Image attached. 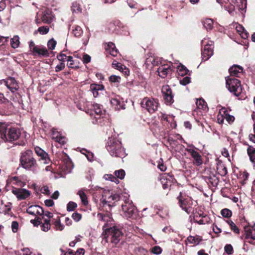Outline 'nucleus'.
I'll return each mask as SVG.
<instances>
[{
    "mask_svg": "<svg viewBox=\"0 0 255 255\" xmlns=\"http://www.w3.org/2000/svg\"><path fill=\"white\" fill-rule=\"evenodd\" d=\"M20 163L21 167L25 170L36 172L38 164L31 150H26L21 153Z\"/></svg>",
    "mask_w": 255,
    "mask_h": 255,
    "instance_id": "f257e3e1",
    "label": "nucleus"
},
{
    "mask_svg": "<svg viewBox=\"0 0 255 255\" xmlns=\"http://www.w3.org/2000/svg\"><path fill=\"white\" fill-rule=\"evenodd\" d=\"M107 148L112 156L123 158L126 155L125 150L122 147L121 141L115 138H109Z\"/></svg>",
    "mask_w": 255,
    "mask_h": 255,
    "instance_id": "f03ea898",
    "label": "nucleus"
},
{
    "mask_svg": "<svg viewBox=\"0 0 255 255\" xmlns=\"http://www.w3.org/2000/svg\"><path fill=\"white\" fill-rule=\"evenodd\" d=\"M119 199L120 196L118 194L112 193L109 190H104L101 199V206L106 208V210H111L113 204L119 200Z\"/></svg>",
    "mask_w": 255,
    "mask_h": 255,
    "instance_id": "7ed1b4c3",
    "label": "nucleus"
},
{
    "mask_svg": "<svg viewBox=\"0 0 255 255\" xmlns=\"http://www.w3.org/2000/svg\"><path fill=\"white\" fill-rule=\"evenodd\" d=\"M226 87L231 93L236 96H240L243 92L240 81L234 77H227L226 78Z\"/></svg>",
    "mask_w": 255,
    "mask_h": 255,
    "instance_id": "20e7f679",
    "label": "nucleus"
},
{
    "mask_svg": "<svg viewBox=\"0 0 255 255\" xmlns=\"http://www.w3.org/2000/svg\"><path fill=\"white\" fill-rule=\"evenodd\" d=\"M0 132L3 134L4 137L6 141H12L17 140L20 134V131L15 128H7L4 126L0 127Z\"/></svg>",
    "mask_w": 255,
    "mask_h": 255,
    "instance_id": "39448f33",
    "label": "nucleus"
},
{
    "mask_svg": "<svg viewBox=\"0 0 255 255\" xmlns=\"http://www.w3.org/2000/svg\"><path fill=\"white\" fill-rule=\"evenodd\" d=\"M123 215L127 218H134L136 216L135 207L132 202L128 199H126L122 204Z\"/></svg>",
    "mask_w": 255,
    "mask_h": 255,
    "instance_id": "423d86ee",
    "label": "nucleus"
},
{
    "mask_svg": "<svg viewBox=\"0 0 255 255\" xmlns=\"http://www.w3.org/2000/svg\"><path fill=\"white\" fill-rule=\"evenodd\" d=\"M103 229L105 230V235H107V237L110 236L111 242L115 244H118L123 237L121 230L117 227L106 229L105 225L103 226Z\"/></svg>",
    "mask_w": 255,
    "mask_h": 255,
    "instance_id": "0eeeda50",
    "label": "nucleus"
},
{
    "mask_svg": "<svg viewBox=\"0 0 255 255\" xmlns=\"http://www.w3.org/2000/svg\"><path fill=\"white\" fill-rule=\"evenodd\" d=\"M159 104L158 102L152 98H144L141 102V106L145 108L149 113H153L157 111Z\"/></svg>",
    "mask_w": 255,
    "mask_h": 255,
    "instance_id": "6e6552de",
    "label": "nucleus"
},
{
    "mask_svg": "<svg viewBox=\"0 0 255 255\" xmlns=\"http://www.w3.org/2000/svg\"><path fill=\"white\" fill-rule=\"evenodd\" d=\"M5 88L14 93L18 90L19 86L14 78L9 77L6 80H2L0 81V89H3Z\"/></svg>",
    "mask_w": 255,
    "mask_h": 255,
    "instance_id": "1a4fd4ad",
    "label": "nucleus"
},
{
    "mask_svg": "<svg viewBox=\"0 0 255 255\" xmlns=\"http://www.w3.org/2000/svg\"><path fill=\"white\" fill-rule=\"evenodd\" d=\"M206 40V39H204L202 41V44L204 45V50L202 53V60L204 61L207 60L213 54L212 42L210 41V43H209Z\"/></svg>",
    "mask_w": 255,
    "mask_h": 255,
    "instance_id": "9d476101",
    "label": "nucleus"
},
{
    "mask_svg": "<svg viewBox=\"0 0 255 255\" xmlns=\"http://www.w3.org/2000/svg\"><path fill=\"white\" fill-rule=\"evenodd\" d=\"M162 93L165 102L170 104L173 102V96L171 88L168 85H164L162 88Z\"/></svg>",
    "mask_w": 255,
    "mask_h": 255,
    "instance_id": "9b49d317",
    "label": "nucleus"
},
{
    "mask_svg": "<svg viewBox=\"0 0 255 255\" xmlns=\"http://www.w3.org/2000/svg\"><path fill=\"white\" fill-rule=\"evenodd\" d=\"M186 151L190 154L192 157L194 159L193 163L197 165L200 166L203 163V161L201 155L196 151L193 146H190L186 149Z\"/></svg>",
    "mask_w": 255,
    "mask_h": 255,
    "instance_id": "f8f14e48",
    "label": "nucleus"
},
{
    "mask_svg": "<svg viewBox=\"0 0 255 255\" xmlns=\"http://www.w3.org/2000/svg\"><path fill=\"white\" fill-rule=\"evenodd\" d=\"M12 192L16 196L18 200L25 199L30 195L29 191L25 189L13 187Z\"/></svg>",
    "mask_w": 255,
    "mask_h": 255,
    "instance_id": "ddd939ff",
    "label": "nucleus"
},
{
    "mask_svg": "<svg viewBox=\"0 0 255 255\" xmlns=\"http://www.w3.org/2000/svg\"><path fill=\"white\" fill-rule=\"evenodd\" d=\"M159 76L164 78L167 75L171 73V68L170 64H166L160 66L157 70Z\"/></svg>",
    "mask_w": 255,
    "mask_h": 255,
    "instance_id": "4468645a",
    "label": "nucleus"
},
{
    "mask_svg": "<svg viewBox=\"0 0 255 255\" xmlns=\"http://www.w3.org/2000/svg\"><path fill=\"white\" fill-rule=\"evenodd\" d=\"M28 214L36 216L37 215H42L44 214L43 209L38 205H32L29 206L26 210Z\"/></svg>",
    "mask_w": 255,
    "mask_h": 255,
    "instance_id": "2eb2a0df",
    "label": "nucleus"
},
{
    "mask_svg": "<svg viewBox=\"0 0 255 255\" xmlns=\"http://www.w3.org/2000/svg\"><path fill=\"white\" fill-rule=\"evenodd\" d=\"M173 177L169 174L164 173L160 177V181L162 184V187L165 189L171 185Z\"/></svg>",
    "mask_w": 255,
    "mask_h": 255,
    "instance_id": "dca6fc26",
    "label": "nucleus"
},
{
    "mask_svg": "<svg viewBox=\"0 0 255 255\" xmlns=\"http://www.w3.org/2000/svg\"><path fill=\"white\" fill-rule=\"evenodd\" d=\"M54 18L52 11L47 9L42 12L41 19L44 23H50L53 21Z\"/></svg>",
    "mask_w": 255,
    "mask_h": 255,
    "instance_id": "f3484780",
    "label": "nucleus"
},
{
    "mask_svg": "<svg viewBox=\"0 0 255 255\" xmlns=\"http://www.w3.org/2000/svg\"><path fill=\"white\" fill-rule=\"evenodd\" d=\"M35 151L37 155L40 157V160L43 161V163L47 164L50 161L48 154L39 147H35Z\"/></svg>",
    "mask_w": 255,
    "mask_h": 255,
    "instance_id": "a211bd4d",
    "label": "nucleus"
},
{
    "mask_svg": "<svg viewBox=\"0 0 255 255\" xmlns=\"http://www.w3.org/2000/svg\"><path fill=\"white\" fill-rule=\"evenodd\" d=\"M33 54H37L39 56L43 57H48L49 53L47 49L42 46H38L37 47L34 48Z\"/></svg>",
    "mask_w": 255,
    "mask_h": 255,
    "instance_id": "6ab92c4d",
    "label": "nucleus"
},
{
    "mask_svg": "<svg viewBox=\"0 0 255 255\" xmlns=\"http://www.w3.org/2000/svg\"><path fill=\"white\" fill-rule=\"evenodd\" d=\"M51 138L60 144H63L65 143L64 137L61 136V134L55 129L52 130Z\"/></svg>",
    "mask_w": 255,
    "mask_h": 255,
    "instance_id": "aec40b11",
    "label": "nucleus"
},
{
    "mask_svg": "<svg viewBox=\"0 0 255 255\" xmlns=\"http://www.w3.org/2000/svg\"><path fill=\"white\" fill-rule=\"evenodd\" d=\"M231 74L230 77H233V76L239 77L242 74L243 69L242 67L238 65H234L229 69Z\"/></svg>",
    "mask_w": 255,
    "mask_h": 255,
    "instance_id": "412c9836",
    "label": "nucleus"
},
{
    "mask_svg": "<svg viewBox=\"0 0 255 255\" xmlns=\"http://www.w3.org/2000/svg\"><path fill=\"white\" fill-rule=\"evenodd\" d=\"M245 232L246 242L253 245H255V235L253 234L252 230L250 229H245Z\"/></svg>",
    "mask_w": 255,
    "mask_h": 255,
    "instance_id": "4be33fe9",
    "label": "nucleus"
},
{
    "mask_svg": "<svg viewBox=\"0 0 255 255\" xmlns=\"http://www.w3.org/2000/svg\"><path fill=\"white\" fill-rule=\"evenodd\" d=\"M111 103L113 107L116 110H120L124 108L123 102L120 100L119 97H116L111 99Z\"/></svg>",
    "mask_w": 255,
    "mask_h": 255,
    "instance_id": "5701e85b",
    "label": "nucleus"
},
{
    "mask_svg": "<svg viewBox=\"0 0 255 255\" xmlns=\"http://www.w3.org/2000/svg\"><path fill=\"white\" fill-rule=\"evenodd\" d=\"M104 90V86L102 85L93 84L90 85V91H92L93 96L97 97L99 94V91Z\"/></svg>",
    "mask_w": 255,
    "mask_h": 255,
    "instance_id": "b1692460",
    "label": "nucleus"
},
{
    "mask_svg": "<svg viewBox=\"0 0 255 255\" xmlns=\"http://www.w3.org/2000/svg\"><path fill=\"white\" fill-rule=\"evenodd\" d=\"M94 111H91L90 112L89 111H86L87 113H89L91 115H94V112L98 116H101L103 114V112L104 111L103 109V107L102 106L98 104H95L93 105Z\"/></svg>",
    "mask_w": 255,
    "mask_h": 255,
    "instance_id": "393cba45",
    "label": "nucleus"
},
{
    "mask_svg": "<svg viewBox=\"0 0 255 255\" xmlns=\"http://www.w3.org/2000/svg\"><path fill=\"white\" fill-rule=\"evenodd\" d=\"M179 199V201L181 207L186 212L189 213L191 209V208L189 206L187 207L188 201L187 199H182L181 196V193H180V196L178 197Z\"/></svg>",
    "mask_w": 255,
    "mask_h": 255,
    "instance_id": "a878e982",
    "label": "nucleus"
},
{
    "mask_svg": "<svg viewBox=\"0 0 255 255\" xmlns=\"http://www.w3.org/2000/svg\"><path fill=\"white\" fill-rule=\"evenodd\" d=\"M107 211V213L104 214L103 213H98L97 214V218L99 219V220L105 222H109L111 221V220L112 219L111 218V215L110 213V212L111 210H109V209L106 210Z\"/></svg>",
    "mask_w": 255,
    "mask_h": 255,
    "instance_id": "bb28decb",
    "label": "nucleus"
},
{
    "mask_svg": "<svg viewBox=\"0 0 255 255\" xmlns=\"http://www.w3.org/2000/svg\"><path fill=\"white\" fill-rule=\"evenodd\" d=\"M106 51L113 56H116L118 54L117 49L115 44L112 42L109 43L106 47Z\"/></svg>",
    "mask_w": 255,
    "mask_h": 255,
    "instance_id": "cd10ccee",
    "label": "nucleus"
},
{
    "mask_svg": "<svg viewBox=\"0 0 255 255\" xmlns=\"http://www.w3.org/2000/svg\"><path fill=\"white\" fill-rule=\"evenodd\" d=\"M202 240V237L199 236H190L187 239V241L189 243L195 245H198Z\"/></svg>",
    "mask_w": 255,
    "mask_h": 255,
    "instance_id": "c85d7f7f",
    "label": "nucleus"
},
{
    "mask_svg": "<svg viewBox=\"0 0 255 255\" xmlns=\"http://www.w3.org/2000/svg\"><path fill=\"white\" fill-rule=\"evenodd\" d=\"M78 194L80 196V198L81 200L82 203L84 205H87L88 204V201L87 200V196L85 192V190H84V189L80 190L78 192Z\"/></svg>",
    "mask_w": 255,
    "mask_h": 255,
    "instance_id": "c756f323",
    "label": "nucleus"
},
{
    "mask_svg": "<svg viewBox=\"0 0 255 255\" xmlns=\"http://www.w3.org/2000/svg\"><path fill=\"white\" fill-rule=\"evenodd\" d=\"M247 152L250 160L252 162H255V148L252 146H249L248 148Z\"/></svg>",
    "mask_w": 255,
    "mask_h": 255,
    "instance_id": "7c9ffc66",
    "label": "nucleus"
},
{
    "mask_svg": "<svg viewBox=\"0 0 255 255\" xmlns=\"http://www.w3.org/2000/svg\"><path fill=\"white\" fill-rule=\"evenodd\" d=\"M10 182L12 185H14L20 187H23L25 183L22 182L18 177L14 176L10 179Z\"/></svg>",
    "mask_w": 255,
    "mask_h": 255,
    "instance_id": "2f4dec72",
    "label": "nucleus"
},
{
    "mask_svg": "<svg viewBox=\"0 0 255 255\" xmlns=\"http://www.w3.org/2000/svg\"><path fill=\"white\" fill-rule=\"evenodd\" d=\"M20 44L19 37L17 35L14 36L10 39V44L13 48H17Z\"/></svg>",
    "mask_w": 255,
    "mask_h": 255,
    "instance_id": "473e14b6",
    "label": "nucleus"
},
{
    "mask_svg": "<svg viewBox=\"0 0 255 255\" xmlns=\"http://www.w3.org/2000/svg\"><path fill=\"white\" fill-rule=\"evenodd\" d=\"M50 220L45 219L44 221V223L41 226V230L44 232H47L50 229Z\"/></svg>",
    "mask_w": 255,
    "mask_h": 255,
    "instance_id": "72a5a7b5",
    "label": "nucleus"
},
{
    "mask_svg": "<svg viewBox=\"0 0 255 255\" xmlns=\"http://www.w3.org/2000/svg\"><path fill=\"white\" fill-rule=\"evenodd\" d=\"M188 72L189 70L183 65H181L178 66L177 72L179 75L184 76V75H186Z\"/></svg>",
    "mask_w": 255,
    "mask_h": 255,
    "instance_id": "f704fd0d",
    "label": "nucleus"
},
{
    "mask_svg": "<svg viewBox=\"0 0 255 255\" xmlns=\"http://www.w3.org/2000/svg\"><path fill=\"white\" fill-rule=\"evenodd\" d=\"M213 22L211 19H206L203 21V25L207 30H211L213 27Z\"/></svg>",
    "mask_w": 255,
    "mask_h": 255,
    "instance_id": "c9c22d12",
    "label": "nucleus"
},
{
    "mask_svg": "<svg viewBox=\"0 0 255 255\" xmlns=\"http://www.w3.org/2000/svg\"><path fill=\"white\" fill-rule=\"evenodd\" d=\"M236 29L243 38L246 39L248 37L249 34L247 32L244 31L245 29L242 26L239 25L236 27Z\"/></svg>",
    "mask_w": 255,
    "mask_h": 255,
    "instance_id": "e433bc0d",
    "label": "nucleus"
},
{
    "mask_svg": "<svg viewBox=\"0 0 255 255\" xmlns=\"http://www.w3.org/2000/svg\"><path fill=\"white\" fill-rule=\"evenodd\" d=\"M227 223L230 225L231 230L236 234L240 233V230L236 224L231 220H227Z\"/></svg>",
    "mask_w": 255,
    "mask_h": 255,
    "instance_id": "4c0bfd02",
    "label": "nucleus"
},
{
    "mask_svg": "<svg viewBox=\"0 0 255 255\" xmlns=\"http://www.w3.org/2000/svg\"><path fill=\"white\" fill-rule=\"evenodd\" d=\"M196 104L197 108L200 109H205L207 106L205 101L201 99L197 100Z\"/></svg>",
    "mask_w": 255,
    "mask_h": 255,
    "instance_id": "58836bf2",
    "label": "nucleus"
},
{
    "mask_svg": "<svg viewBox=\"0 0 255 255\" xmlns=\"http://www.w3.org/2000/svg\"><path fill=\"white\" fill-rule=\"evenodd\" d=\"M221 214L223 217L225 218H229L231 217L232 213L231 210L225 208L221 210Z\"/></svg>",
    "mask_w": 255,
    "mask_h": 255,
    "instance_id": "ea45409f",
    "label": "nucleus"
},
{
    "mask_svg": "<svg viewBox=\"0 0 255 255\" xmlns=\"http://www.w3.org/2000/svg\"><path fill=\"white\" fill-rule=\"evenodd\" d=\"M73 33L76 37H79L83 33L82 28L79 26H76L73 30Z\"/></svg>",
    "mask_w": 255,
    "mask_h": 255,
    "instance_id": "a19ab883",
    "label": "nucleus"
},
{
    "mask_svg": "<svg viewBox=\"0 0 255 255\" xmlns=\"http://www.w3.org/2000/svg\"><path fill=\"white\" fill-rule=\"evenodd\" d=\"M115 174L117 178L120 179H123L125 176V172L123 169H120L116 170L115 172Z\"/></svg>",
    "mask_w": 255,
    "mask_h": 255,
    "instance_id": "79ce46f5",
    "label": "nucleus"
},
{
    "mask_svg": "<svg viewBox=\"0 0 255 255\" xmlns=\"http://www.w3.org/2000/svg\"><path fill=\"white\" fill-rule=\"evenodd\" d=\"M209 181L213 186H217L218 183V179L215 175L210 176Z\"/></svg>",
    "mask_w": 255,
    "mask_h": 255,
    "instance_id": "37998d69",
    "label": "nucleus"
},
{
    "mask_svg": "<svg viewBox=\"0 0 255 255\" xmlns=\"http://www.w3.org/2000/svg\"><path fill=\"white\" fill-rule=\"evenodd\" d=\"M112 65L114 68L120 71H123L124 69H126V67L122 65L120 63L116 61H114L113 62Z\"/></svg>",
    "mask_w": 255,
    "mask_h": 255,
    "instance_id": "c03bdc74",
    "label": "nucleus"
},
{
    "mask_svg": "<svg viewBox=\"0 0 255 255\" xmlns=\"http://www.w3.org/2000/svg\"><path fill=\"white\" fill-rule=\"evenodd\" d=\"M53 224L57 230L62 231L64 229V225L61 224L59 219L56 220Z\"/></svg>",
    "mask_w": 255,
    "mask_h": 255,
    "instance_id": "a18cd8bd",
    "label": "nucleus"
},
{
    "mask_svg": "<svg viewBox=\"0 0 255 255\" xmlns=\"http://www.w3.org/2000/svg\"><path fill=\"white\" fill-rule=\"evenodd\" d=\"M49 30V28L47 26H41V27H39L38 29V31L41 34H46L48 32Z\"/></svg>",
    "mask_w": 255,
    "mask_h": 255,
    "instance_id": "49530a36",
    "label": "nucleus"
},
{
    "mask_svg": "<svg viewBox=\"0 0 255 255\" xmlns=\"http://www.w3.org/2000/svg\"><path fill=\"white\" fill-rule=\"evenodd\" d=\"M71 9L73 12H78L80 11V7L79 4L76 2H73L71 6Z\"/></svg>",
    "mask_w": 255,
    "mask_h": 255,
    "instance_id": "de8ad7c7",
    "label": "nucleus"
},
{
    "mask_svg": "<svg viewBox=\"0 0 255 255\" xmlns=\"http://www.w3.org/2000/svg\"><path fill=\"white\" fill-rule=\"evenodd\" d=\"M56 45V41L53 39L49 40L47 43V46L49 49L53 50Z\"/></svg>",
    "mask_w": 255,
    "mask_h": 255,
    "instance_id": "09e8293b",
    "label": "nucleus"
},
{
    "mask_svg": "<svg viewBox=\"0 0 255 255\" xmlns=\"http://www.w3.org/2000/svg\"><path fill=\"white\" fill-rule=\"evenodd\" d=\"M210 221V218L207 216H205L203 218L200 220L197 221V223L199 225H203L208 223Z\"/></svg>",
    "mask_w": 255,
    "mask_h": 255,
    "instance_id": "8fccbe9b",
    "label": "nucleus"
},
{
    "mask_svg": "<svg viewBox=\"0 0 255 255\" xmlns=\"http://www.w3.org/2000/svg\"><path fill=\"white\" fill-rule=\"evenodd\" d=\"M77 207V204L73 202H70L67 206V210L68 211H72Z\"/></svg>",
    "mask_w": 255,
    "mask_h": 255,
    "instance_id": "3c124183",
    "label": "nucleus"
},
{
    "mask_svg": "<svg viewBox=\"0 0 255 255\" xmlns=\"http://www.w3.org/2000/svg\"><path fill=\"white\" fill-rule=\"evenodd\" d=\"M179 82L181 85L185 86L190 82V78L188 76L183 77L179 80Z\"/></svg>",
    "mask_w": 255,
    "mask_h": 255,
    "instance_id": "603ef678",
    "label": "nucleus"
},
{
    "mask_svg": "<svg viewBox=\"0 0 255 255\" xmlns=\"http://www.w3.org/2000/svg\"><path fill=\"white\" fill-rule=\"evenodd\" d=\"M225 251L228 255H231L233 252V248L231 245L228 244L225 247Z\"/></svg>",
    "mask_w": 255,
    "mask_h": 255,
    "instance_id": "864d4df0",
    "label": "nucleus"
},
{
    "mask_svg": "<svg viewBox=\"0 0 255 255\" xmlns=\"http://www.w3.org/2000/svg\"><path fill=\"white\" fill-rule=\"evenodd\" d=\"M18 223L17 221H13L11 223V229L13 233H16L18 229Z\"/></svg>",
    "mask_w": 255,
    "mask_h": 255,
    "instance_id": "5fc2aeb1",
    "label": "nucleus"
},
{
    "mask_svg": "<svg viewBox=\"0 0 255 255\" xmlns=\"http://www.w3.org/2000/svg\"><path fill=\"white\" fill-rule=\"evenodd\" d=\"M72 218L75 222H78L81 219L82 215L77 212H75L72 214Z\"/></svg>",
    "mask_w": 255,
    "mask_h": 255,
    "instance_id": "6e6d98bb",
    "label": "nucleus"
},
{
    "mask_svg": "<svg viewBox=\"0 0 255 255\" xmlns=\"http://www.w3.org/2000/svg\"><path fill=\"white\" fill-rule=\"evenodd\" d=\"M219 113L223 117L224 119H225V117L229 114L228 110L225 107L222 108Z\"/></svg>",
    "mask_w": 255,
    "mask_h": 255,
    "instance_id": "4d7b16f0",
    "label": "nucleus"
},
{
    "mask_svg": "<svg viewBox=\"0 0 255 255\" xmlns=\"http://www.w3.org/2000/svg\"><path fill=\"white\" fill-rule=\"evenodd\" d=\"M91 57L90 55L84 54L83 56L82 61L84 64H87L91 61Z\"/></svg>",
    "mask_w": 255,
    "mask_h": 255,
    "instance_id": "13d9d810",
    "label": "nucleus"
},
{
    "mask_svg": "<svg viewBox=\"0 0 255 255\" xmlns=\"http://www.w3.org/2000/svg\"><path fill=\"white\" fill-rule=\"evenodd\" d=\"M67 66L70 68H74V61L73 57L71 56L67 57Z\"/></svg>",
    "mask_w": 255,
    "mask_h": 255,
    "instance_id": "bf43d9fd",
    "label": "nucleus"
},
{
    "mask_svg": "<svg viewBox=\"0 0 255 255\" xmlns=\"http://www.w3.org/2000/svg\"><path fill=\"white\" fill-rule=\"evenodd\" d=\"M162 250L159 246L154 247L151 250V252L154 254L159 255L161 253Z\"/></svg>",
    "mask_w": 255,
    "mask_h": 255,
    "instance_id": "052dcab7",
    "label": "nucleus"
},
{
    "mask_svg": "<svg viewBox=\"0 0 255 255\" xmlns=\"http://www.w3.org/2000/svg\"><path fill=\"white\" fill-rule=\"evenodd\" d=\"M120 79L121 78L119 76L116 75H112L109 77V80L114 83L119 82Z\"/></svg>",
    "mask_w": 255,
    "mask_h": 255,
    "instance_id": "680f3d73",
    "label": "nucleus"
},
{
    "mask_svg": "<svg viewBox=\"0 0 255 255\" xmlns=\"http://www.w3.org/2000/svg\"><path fill=\"white\" fill-rule=\"evenodd\" d=\"M40 191L42 193L49 195L50 194L48 187L47 186H43L41 187Z\"/></svg>",
    "mask_w": 255,
    "mask_h": 255,
    "instance_id": "e2e57ef3",
    "label": "nucleus"
},
{
    "mask_svg": "<svg viewBox=\"0 0 255 255\" xmlns=\"http://www.w3.org/2000/svg\"><path fill=\"white\" fill-rule=\"evenodd\" d=\"M67 57L68 56H67L65 54L61 53L60 54L57 55V58L59 61L63 62L67 59Z\"/></svg>",
    "mask_w": 255,
    "mask_h": 255,
    "instance_id": "0e129e2a",
    "label": "nucleus"
},
{
    "mask_svg": "<svg viewBox=\"0 0 255 255\" xmlns=\"http://www.w3.org/2000/svg\"><path fill=\"white\" fill-rule=\"evenodd\" d=\"M65 64L63 62H61L59 65H58L55 67V71L59 72L63 70L65 68Z\"/></svg>",
    "mask_w": 255,
    "mask_h": 255,
    "instance_id": "69168bd1",
    "label": "nucleus"
},
{
    "mask_svg": "<svg viewBox=\"0 0 255 255\" xmlns=\"http://www.w3.org/2000/svg\"><path fill=\"white\" fill-rule=\"evenodd\" d=\"M225 120L228 122L229 124H231L234 121L235 117L229 114L227 117H225Z\"/></svg>",
    "mask_w": 255,
    "mask_h": 255,
    "instance_id": "338daca9",
    "label": "nucleus"
},
{
    "mask_svg": "<svg viewBox=\"0 0 255 255\" xmlns=\"http://www.w3.org/2000/svg\"><path fill=\"white\" fill-rule=\"evenodd\" d=\"M8 37H3L0 36V46H2L5 44L7 42Z\"/></svg>",
    "mask_w": 255,
    "mask_h": 255,
    "instance_id": "774afa93",
    "label": "nucleus"
}]
</instances>
